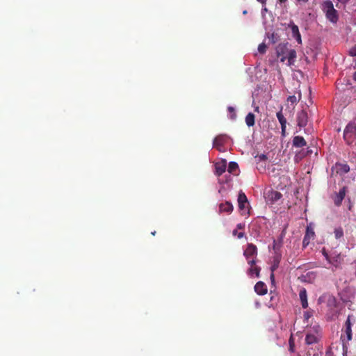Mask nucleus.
<instances>
[{"label":"nucleus","instance_id":"21","mask_svg":"<svg viewBox=\"0 0 356 356\" xmlns=\"http://www.w3.org/2000/svg\"><path fill=\"white\" fill-rule=\"evenodd\" d=\"M245 120L248 127H253L255 123V115L252 113H249L246 115Z\"/></svg>","mask_w":356,"mask_h":356},{"label":"nucleus","instance_id":"40","mask_svg":"<svg viewBox=\"0 0 356 356\" xmlns=\"http://www.w3.org/2000/svg\"><path fill=\"white\" fill-rule=\"evenodd\" d=\"M267 0H257V1L260 2L263 5H265L266 3Z\"/></svg>","mask_w":356,"mask_h":356},{"label":"nucleus","instance_id":"35","mask_svg":"<svg viewBox=\"0 0 356 356\" xmlns=\"http://www.w3.org/2000/svg\"><path fill=\"white\" fill-rule=\"evenodd\" d=\"M236 228L238 229H243L245 228V224L244 223H238L236 225Z\"/></svg>","mask_w":356,"mask_h":356},{"label":"nucleus","instance_id":"42","mask_svg":"<svg viewBox=\"0 0 356 356\" xmlns=\"http://www.w3.org/2000/svg\"><path fill=\"white\" fill-rule=\"evenodd\" d=\"M353 79H354L355 81H356V71L353 74Z\"/></svg>","mask_w":356,"mask_h":356},{"label":"nucleus","instance_id":"8","mask_svg":"<svg viewBox=\"0 0 356 356\" xmlns=\"http://www.w3.org/2000/svg\"><path fill=\"white\" fill-rule=\"evenodd\" d=\"M243 255L246 259L257 257V248L253 243H248L246 249L244 250Z\"/></svg>","mask_w":356,"mask_h":356},{"label":"nucleus","instance_id":"36","mask_svg":"<svg viewBox=\"0 0 356 356\" xmlns=\"http://www.w3.org/2000/svg\"><path fill=\"white\" fill-rule=\"evenodd\" d=\"M325 356H334V355L331 350H328L325 352Z\"/></svg>","mask_w":356,"mask_h":356},{"label":"nucleus","instance_id":"28","mask_svg":"<svg viewBox=\"0 0 356 356\" xmlns=\"http://www.w3.org/2000/svg\"><path fill=\"white\" fill-rule=\"evenodd\" d=\"M267 46L265 43H261L258 47V51L260 54H264L266 51Z\"/></svg>","mask_w":356,"mask_h":356},{"label":"nucleus","instance_id":"31","mask_svg":"<svg viewBox=\"0 0 356 356\" xmlns=\"http://www.w3.org/2000/svg\"><path fill=\"white\" fill-rule=\"evenodd\" d=\"M234 236H237L238 238H241L245 236L244 232H238L237 229H234L232 232Z\"/></svg>","mask_w":356,"mask_h":356},{"label":"nucleus","instance_id":"15","mask_svg":"<svg viewBox=\"0 0 356 356\" xmlns=\"http://www.w3.org/2000/svg\"><path fill=\"white\" fill-rule=\"evenodd\" d=\"M233 209L234 207L232 204L229 201H226L225 202L220 203L219 204V211L220 213L225 212L229 214L233 211Z\"/></svg>","mask_w":356,"mask_h":356},{"label":"nucleus","instance_id":"13","mask_svg":"<svg viewBox=\"0 0 356 356\" xmlns=\"http://www.w3.org/2000/svg\"><path fill=\"white\" fill-rule=\"evenodd\" d=\"M254 291L259 296H264L267 293V286L264 282L259 281L254 286Z\"/></svg>","mask_w":356,"mask_h":356},{"label":"nucleus","instance_id":"10","mask_svg":"<svg viewBox=\"0 0 356 356\" xmlns=\"http://www.w3.org/2000/svg\"><path fill=\"white\" fill-rule=\"evenodd\" d=\"M288 27L291 28L292 36L296 40L298 43L302 44V38L298 26L296 25L293 22H291L288 24Z\"/></svg>","mask_w":356,"mask_h":356},{"label":"nucleus","instance_id":"46","mask_svg":"<svg viewBox=\"0 0 356 356\" xmlns=\"http://www.w3.org/2000/svg\"><path fill=\"white\" fill-rule=\"evenodd\" d=\"M155 234H156V232H155V231H154V232H152V235H155Z\"/></svg>","mask_w":356,"mask_h":356},{"label":"nucleus","instance_id":"20","mask_svg":"<svg viewBox=\"0 0 356 356\" xmlns=\"http://www.w3.org/2000/svg\"><path fill=\"white\" fill-rule=\"evenodd\" d=\"M337 172L341 175H345L350 171V167L347 163H337Z\"/></svg>","mask_w":356,"mask_h":356},{"label":"nucleus","instance_id":"32","mask_svg":"<svg viewBox=\"0 0 356 356\" xmlns=\"http://www.w3.org/2000/svg\"><path fill=\"white\" fill-rule=\"evenodd\" d=\"M256 257L250 258L248 259H246L248 261V264L250 266V267L256 266Z\"/></svg>","mask_w":356,"mask_h":356},{"label":"nucleus","instance_id":"25","mask_svg":"<svg viewBox=\"0 0 356 356\" xmlns=\"http://www.w3.org/2000/svg\"><path fill=\"white\" fill-rule=\"evenodd\" d=\"M280 261V257L279 256H276L275 257H274L273 264L270 267L271 271L274 272L278 268Z\"/></svg>","mask_w":356,"mask_h":356},{"label":"nucleus","instance_id":"19","mask_svg":"<svg viewBox=\"0 0 356 356\" xmlns=\"http://www.w3.org/2000/svg\"><path fill=\"white\" fill-rule=\"evenodd\" d=\"M293 145L296 147H302L307 145V143L302 136H297L293 138Z\"/></svg>","mask_w":356,"mask_h":356},{"label":"nucleus","instance_id":"9","mask_svg":"<svg viewBox=\"0 0 356 356\" xmlns=\"http://www.w3.org/2000/svg\"><path fill=\"white\" fill-rule=\"evenodd\" d=\"M228 136L225 134H220L217 136L213 140V147L218 150H221V147L227 141Z\"/></svg>","mask_w":356,"mask_h":356},{"label":"nucleus","instance_id":"26","mask_svg":"<svg viewBox=\"0 0 356 356\" xmlns=\"http://www.w3.org/2000/svg\"><path fill=\"white\" fill-rule=\"evenodd\" d=\"M227 111L229 115V118L232 120H236V113L235 111V108L233 106H228L227 107Z\"/></svg>","mask_w":356,"mask_h":356},{"label":"nucleus","instance_id":"22","mask_svg":"<svg viewBox=\"0 0 356 356\" xmlns=\"http://www.w3.org/2000/svg\"><path fill=\"white\" fill-rule=\"evenodd\" d=\"M260 271H261V268L256 266L250 267L248 269V273L250 276L255 275L257 277H259L260 275Z\"/></svg>","mask_w":356,"mask_h":356},{"label":"nucleus","instance_id":"44","mask_svg":"<svg viewBox=\"0 0 356 356\" xmlns=\"http://www.w3.org/2000/svg\"><path fill=\"white\" fill-rule=\"evenodd\" d=\"M328 304L330 305H335L336 302H328Z\"/></svg>","mask_w":356,"mask_h":356},{"label":"nucleus","instance_id":"45","mask_svg":"<svg viewBox=\"0 0 356 356\" xmlns=\"http://www.w3.org/2000/svg\"><path fill=\"white\" fill-rule=\"evenodd\" d=\"M298 1H302V2H305V3H306V2H307V1H308V0H298Z\"/></svg>","mask_w":356,"mask_h":356},{"label":"nucleus","instance_id":"23","mask_svg":"<svg viewBox=\"0 0 356 356\" xmlns=\"http://www.w3.org/2000/svg\"><path fill=\"white\" fill-rule=\"evenodd\" d=\"M334 237L336 239H340L343 237V229L341 227H338L334 231Z\"/></svg>","mask_w":356,"mask_h":356},{"label":"nucleus","instance_id":"29","mask_svg":"<svg viewBox=\"0 0 356 356\" xmlns=\"http://www.w3.org/2000/svg\"><path fill=\"white\" fill-rule=\"evenodd\" d=\"M294 348H295L294 340H293V337L291 336V337L289 339V350L292 353L294 352Z\"/></svg>","mask_w":356,"mask_h":356},{"label":"nucleus","instance_id":"5","mask_svg":"<svg viewBox=\"0 0 356 356\" xmlns=\"http://www.w3.org/2000/svg\"><path fill=\"white\" fill-rule=\"evenodd\" d=\"M314 332L312 333L310 331H308L306 337H305V341L307 344L311 345V344H315L318 342V331H319V326H316L314 327Z\"/></svg>","mask_w":356,"mask_h":356},{"label":"nucleus","instance_id":"12","mask_svg":"<svg viewBox=\"0 0 356 356\" xmlns=\"http://www.w3.org/2000/svg\"><path fill=\"white\" fill-rule=\"evenodd\" d=\"M314 235L315 233L313 229L309 227H307L305 235L302 241L303 247H306L309 245L310 240L314 238Z\"/></svg>","mask_w":356,"mask_h":356},{"label":"nucleus","instance_id":"38","mask_svg":"<svg viewBox=\"0 0 356 356\" xmlns=\"http://www.w3.org/2000/svg\"><path fill=\"white\" fill-rule=\"evenodd\" d=\"M304 356H318V355L316 353L311 354L309 351H307Z\"/></svg>","mask_w":356,"mask_h":356},{"label":"nucleus","instance_id":"34","mask_svg":"<svg viewBox=\"0 0 356 356\" xmlns=\"http://www.w3.org/2000/svg\"><path fill=\"white\" fill-rule=\"evenodd\" d=\"M280 62H284L285 60H288V56L281 55L280 56Z\"/></svg>","mask_w":356,"mask_h":356},{"label":"nucleus","instance_id":"24","mask_svg":"<svg viewBox=\"0 0 356 356\" xmlns=\"http://www.w3.org/2000/svg\"><path fill=\"white\" fill-rule=\"evenodd\" d=\"M238 168V165L237 163L232 161L229 163L227 170L229 173H235Z\"/></svg>","mask_w":356,"mask_h":356},{"label":"nucleus","instance_id":"4","mask_svg":"<svg viewBox=\"0 0 356 356\" xmlns=\"http://www.w3.org/2000/svg\"><path fill=\"white\" fill-rule=\"evenodd\" d=\"M355 132L356 123L352 122L348 123L343 131V138L347 142V143L350 144L353 141Z\"/></svg>","mask_w":356,"mask_h":356},{"label":"nucleus","instance_id":"3","mask_svg":"<svg viewBox=\"0 0 356 356\" xmlns=\"http://www.w3.org/2000/svg\"><path fill=\"white\" fill-rule=\"evenodd\" d=\"M323 11L325 13L326 18L332 23H337L339 19L337 10L334 9L331 1L327 0L323 2L322 5Z\"/></svg>","mask_w":356,"mask_h":356},{"label":"nucleus","instance_id":"7","mask_svg":"<svg viewBox=\"0 0 356 356\" xmlns=\"http://www.w3.org/2000/svg\"><path fill=\"white\" fill-rule=\"evenodd\" d=\"M238 204L239 209L245 213L248 209L249 202L245 194L243 192H240L238 196Z\"/></svg>","mask_w":356,"mask_h":356},{"label":"nucleus","instance_id":"18","mask_svg":"<svg viewBox=\"0 0 356 356\" xmlns=\"http://www.w3.org/2000/svg\"><path fill=\"white\" fill-rule=\"evenodd\" d=\"M299 297L301 302V305L304 309L308 307V302H307V290L305 288L300 289L299 291Z\"/></svg>","mask_w":356,"mask_h":356},{"label":"nucleus","instance_id":"30","mask_svg":"<svg viewBox=\"0 0 356 356\" xmlns=\"http://www.w3.org/2000/svg\"><path fill=\"white\" fill-rule=\"evenodd\" d=\"M348 54L350 56L356 57V45H354L349 49Z\"/></svg>","mask_w":356,"mask_h":356},{"label":"nucleus","instance_id":"16","mask_svg":"<svg viewBox=\"0 0 356 356\" xmlns=\"http://www.w3.org/2000/svg\"><path fill=\"white\" fill-rule=\"evenodd\" d=\"M227 168V163L225 160L217 162L215 164V172L218 176L221 175L225 172Z\"/></svg>","mask_w":356,"mask_h":356},{"label":"nucleus","instance_id":"37","mask_svg":"<svg viewBox=\"0 0 356 356\" xmlns=\"http://www.w3.org/2000/svg\"><path fill=\"white\" fill-rule=\"evenodd\" d=\"M259 160L260 161H265L267 159V156L265 155V154H261L259 156Z\"/></svg>","mask_w":356,"mask_h":356},{"label":"nucleus","instance_id":"33","mask_svg":"<svg viewBox=\"0 0 356 356\" xmlns=\"http://www.w3.org/2000/svg\"><path fill=\"white\" fill-rule=\"evenodd\" d=\"M312 316V313L310 312H305L304 313V318L306 319V320H308L310 317Z\"/></svg>","mask_w":356,"mask_h":356},{"label":"nucleus","instance_id":"14","mask_svg":"<svg viewBox=\"0 0 356 356\" xmlns=\"http://www.w3.org/2000/svg\"><path fill=\"white\" fill-rule=\"evenodd\" d=\"M276 116L279 120V122L281 124L282 135V136H285L286 120L283 115L282 109L277 113Z\"/></svg>","mask_w":356,"mask_h":356},{"label":"nucleus","instance_id":"1","mask_svg":"<svg viewBox=\"0 0 356 356\" xmlns=\"http://www.w3.org/2000/svg\"><path fill=\"white\" fill-rule=\"evenodd\" d=\"M353 316L348 315L344 325L342 328V333L341 334V340L342 341L343 350L344 353H346L348 350V342L352 340V326L353 322H352Z\"/></svg>","mask_w":356,"mask_h":356},{"label":"nucleus","instance_id":"6","mask_svg":"<svg viewBox=\"0 0 356 356\" xmlns=\"http://www.w3.org/2000/svg\"><path fill=\"white\" fill-rule=\"evenodd\" d=\"M346 192L347 187L343 186L339 190V193H336L333 195L332 199L335 206L339 207L341 205L342 201L346 196Z\"/></svg>","mask_w":356,"mask_h":356},{"label":"nucleus","instance_id":"11","mask_svg":"<svg viewBox=\"0 0 356 356\" xmlns=\"http://www.w3.org/2000/svg\"><path fill=\"white\" fill-rule=\"evenodd\" d=\"M308 121L307 113L305 111L302 110L297 115L298 125L300 127H305Z\"/></svg>","mask_w":356,"mask_h":356},{"label":"nucleus","instance_id":"2","mask_svg":"<svg viewBox=\"0 0 356 356\" xmlns=\"http://www.w3.org/2000/svg\"><path fill=\"white\" fill-rule=\"evenodd\" d=\"M290 46L289 42L280 43L276 47V54L277 57L281 55L288 56V63L289 66L293 65L296 58V51L295 49H291L289 48Z\"/></svg>","mask_w":356,"mask_h":356},{"label":"nucleus","instance_id":"17","mask_svg":"<svg viewBox=\"0 0 356 356\" xmlns=\"http://www.w3.org/2000/svg\"><path fill=\"white\" fill-rule=\"evenodd\" d=\"M268 199L271 202V203H275L277 202L279 200H280L282 197V195L281 193L277 191H268Z\"/></svg>","mask_w":356,"mask_h":356},{"label":"nucleus","instance_id":"43","mask_svg":"<svg viewBox=\"0 0 356 356\" xmlns=\"http://www.w3.org/2000/svg\"><path fill=\"white\" fill-rule=\"evenodd\" d=\"M273 243H274V245H273V249L275 250V248H276V241L274 240L273 241Z\"/></svg>","mask_w":356,"mask_h":356},{"label":"nucleus","instance_id":"41","mask_svg":"<svg viewBox=\"0 0 356 356\" xmlns=\"http://www.w3.org/2000/svg\"><path fill=\"white\" fill-rule=\"evenodd\" d=\"M287 0H278V1L280 2V3H284Z\"/></svg>","mask_w":356,"mask_h":356},{"label":"nucleus","instance_id":"27","mask_svg":"<svg viewBox=\"0 0 356 356\" xmlns=\"http://www.w3.org/2000/svg\"><path fill=\"white\" fill-rule=\"evenodd\" d=\"M301 98V94L299 93V95H298V99L295 96V95H291V96H289L288 98H287V102H291V104H295L298 101H299Z\"/></svg>","mask_w":356,"mask_h":356},{"label":"nucleus","instance_id":"39","mask_svg":"<svg viewBox=\"0 0 356 356\" xmlns=\"http://www.w3.org/2000/svg\"><path fill=\"white\" fill-rule=\"evenodd\" d=\"M270 280H271L272 282H274V280H275L274 272H273V271H271Z\"/></svg>","mask_w":356,"mask_h":356}]
</instances>
